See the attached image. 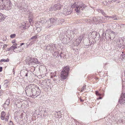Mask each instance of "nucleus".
<instances>
[{
    "label": "nucleus",
    "instance_id": "obj_1",
    "mask_svg": "<svg viewBox=\"0 0 125 125\" xmlns=\"http://www.w3.org/2000/svg\"><path fill=\"white\" fill-rule=\"evenodd\" d=\"M11 3L10 0H0V9L9 10L11 9Z\"/></svg>",
    "mask_w": 125,
    "mask_h": 125
},
{
    "label": "nucleus",
    "instance_id": "obj_2",
    "mask_svg": "<svg viewBox=\"0 0 125 125\" xmlns=\"http://www.w3.org/2000/svg\"><path fill=\"white\" fill-rule=\"evenodd\" d=\"M69 67L66 66L63 69L61 72V79L63 80L65 79L68 76V73L69 71Z\"/></svg>",
    "mask_w": 125,
    "mask_h": 125
},
{
    "label": "nucleus",
    "instance_id": "obj_3",
    "mask_svg": "<svg viewBox=\"0 0 125 125\" xmlns=\"http://www.w3.org/2000/svg\"><path fill=\"white\" fill-rule=\"evenodd\" d=\"M56 47L55 45L52 43L50 44L47 45H46L44 47V49L47 51H49L52 53L56 50Z\"/></svg>",
    "mask_w": 125,
    "mask_h": 125
},
{
    "label": "nucleus",
    "instance_id": "obj_4",
    "mask_svg": "<svg viewBox=\"0 0 125 125\" xmlns=\"http://www.w3.org/2000/svg\"><path fill=\"white\" fill-rule=\"evenodd\" d=\"M26 63L29 65H32L35 64H37L38 62L37 59L33 58H28L26 60Z\"/></svg>",
    "mask_w": 125,
    "mask_h": 125
},
{
    "label": "nucleus",
    "instance_id": "obj_5",
    "mask_svg": "<svg viewBox=\"0 0 125 125\" xmlns=\"http://www.w3.org/2000/svg\"><path fill=\"white\" fill-rule=\"evenodd\" d=\"M78 6L76 9L75 11L78 14L81 10H83L86 8V6L83 4L82 2H78Z\"/></svg>",
    "mask_w": 125,
    "mask_h": 125
},
{
    "label": "nucleus",
    "instance_id": "obj_6",
    "mask_svg": "<svg viewBox=\"0 0 125 125\" xmlns=\"http://www.w3.org/2000/svg\"><path fill=\"white\" fill-rule=\"evenodd\" d=\"M57 19L56 18H51L46 23L47 27L49 28L53 25L55 24Z\"/></svg>",
    "mask_w": 125,
    "mask_h": 125
},
{
    "label": "nucleus",
    "instance_id": "obj_7",
    "mask_svg": "<svg viewBox=\"0 0 125 125\" xmlns=\"http://www.w3.org/2000/svg\"><path fill=\"white\" fill-rule=\"evenodd\" d=\"M72 10V8L70 7H67L63 9L62 13L65 15H67L71 13Z\"/></svg>",
    "mask_w": 125,
    "mask_h": 125
},
{
    "label": "nucleus",
    "instance_id": "obj_8",
    "mask_svg": "<svg viewBox=\"0 0 125 125\" xmlns=\"http://www.w3.org/2000/svg\"><path fill=\"white\" fill-rule=\"evenodd\" d=\"M120 97L118 102L121 104H123L125 103V93H122Z\"/></svg>",
    "mask_w": 125,
    "mask_h": 125
},
{
    "label": "nucleus",
    "instance_id": "obj_9",
    "mask_svg": "<svg viewBox=\"0 0 125 125\" xmlns=\"http://www.w3.org/2000/svg\"><path fill=\"white\" fill-rule=\"evenodd\" d=\"M84 36V35H82L80 36L79 38L77 39H76L75 41L74 42L76 46H78L81 43L82 40V39Z\"/></svg>",
    "mask_w": 125,
    "mask_h": 125
},
{
    "label": "nucleus",
    "instance_id": "obj_10",
    "mask_svg": "<svg viewBox=\"0 0 125 125\" xmlns=\"http://www.w3.org/2000/svg\"><path fill=\"white\" fill-rule=\"evenodd\" d=\"M116 121L118 124V123H123L125 122V118L124 116L118 117L117 118Z\"/></svg>",
    "mask_w": 125,
    "mask_h": 125
},
{
    "label": "nucleus",
    "instance_id": "obj_11",
    "mask_svg": "<svg viewBox=\"0 0 125 125\" xmlns=\"http://www.w3.org/2000/svg\"><path fill=\"white\" fill-rule=\"evenodd\" d=\"M119 0H106V1L104 2V4L105 5H107L108 3H111L114 2L118 3L119 2Z\"/></svg>",
    "mask_w": 125,
    "mask_h": 125
},
{
    "label": "nucleus",
    "instance_id": "obj_12",
    "mask_svg": "<svg viewBox=\"0 0 125 125\" xmlns=\"http://www.w3.org/2000/svg\"><path fill=\"white\" fill-rule=\"evenodd\" d=\"M62 7V5L60 3H57L54 5L55 10H60Z\"/></svg>",
    "mask_w": 125,
    "mask_h": 125
},
{
    "label": "nucleus",
    "instance_id": "obj_13",
    "mask_svg": "<svg viewBox=\"0 0 125 125\" xmlns=\"http://www.w3.org/2000/svg\"><path fill=\"white\" fill-rule=\"evenodd\" d=\"M76 30H74L73 31H71L70 33V36L69 38V39L70 40H71V41L72 40V39L74 38V34H75L76 31Z\"/></svg>",
    "mask_w": 125,
    "mask_h": 125
},
{
    "label": "nucleus",
    "instance_id": "obj_14",
    "mask_svg": "<svg viewBox=\"0 0 125 125\" xmlns=\"http://www.w3.org/2000/svg\"><path fill=\"white\" fill-rule=\"evenodd\" d=\"M115 33L114 31H112L109 35L110 39L112 40L113 39L115 38Z\"/></svg>",
    "mask_w": 125,
    "mask_h": 125
},
{
    "label": "nucleus",
    "instance_id": "obj_15",
    "mask_svg": "<svg viewBox=\"0 0 125 125\" xmlns=\"http://www.w3.org/2000/svg\"><path fill=\"white\" fill-rule=\"evenodd\" d=\"M31 91L32 94L31 95V97H32L34 98L39 95L38 94H36L37 91L35 90H33V91Z\"/></svg>",
    "mask_w": 125,
    "mask_h": 125
},
{
    "label": "nucleus",
    "instance_id": "obj_16",
    "mask_svg": "<svg viewBox=\"0 0 125 125\" xmlns=\"http://www.w3.org/2000/svg\"><path fill=\"white\" fill-rule=\"evenodd\" d=\"M26 23L25 22H22L20 26V28L22 29H26Z\"/></svg>",
    "mask_w": 125,
    "mask_h": 125
},
{
    "label": "nucleus",
    "instance_id": "obj_17",
    "mask_svg": "<svg viewBox=\"0 0 125 125\" xmlns=\"http://www.w3.org/2000/svg\"><path fill=\"white\" fill-rule=\"evenodd\" d=\"M6 17L5 16L0 13V22L4 21Z\"/></svg>",
    "mask_w": 125,
    "mask_h": 125
},
{
    "label": "nucleus",
    "instance_id": "obj_18",
    "mask_svg": "<svg viewBox=\"0 0 125 125\" xmlns=\"http://www.w3.org/2000/svg\"><path fill=\"white\" fill-rule=\"evenodd\" d=\"M98 22H103L104 20V17H97Z\"/></svg>",
    "mask_w": 125,
    "mask_h": 125
},
{
    "label": "nucleus",
    "instance_id": "obj_19",
    "mask_svg": "<svg viewBox=\"0 0 125 125\" xmlns=\"http://www.w3.org/2000/svg\"><path fill=\"white\" fill-rule=\"evenodd\" d=\"M33 43V42H31L30 43H27L25 44L24 46H25L24 48L26 49L27 48L28 46H31Z\"/></svg>",
    "mask_w": 125,
    "mask_h": 125
},
{
    "label": "nucleus",
    "instance_id": "obj_20",
    "mask_svg": "<svg viewBox=\"0 0 125 125\" xmlns=\"http://www.w3.org/2000/svg\"><path fill=\"white\" fill-rule=\"evenodd\" d=\"M17 44L15 43L13 44L12 46L10 47L11 50H13L14 51L15 49H16L17 48Z\"/></svg>",
    "mask_w": 125,
    "mask_h": 125
},
{
    "label": "nucleus",
    "instance_id": "obj_21",
    "mask_svg": "<svg viewBox=\"0 0 125 125\" xmlns=\"http://www.w3.org/2000/svg\"><path fill=\"white\" fill-rule=\"evenodd\" d=\"M78 2H75L71 6V8H72V10L73 8H75V10L76 9L77 7V6H78Z\"/></svg>",
    "mask_w": 125,
    "mask_h": 125
},
{
    "label": "nucleus",
    "instance_id": "obj_22",
    "mask_svg": "<svg viewBox=\"0 0 125 125\" xmlns=\"http://www.w3.org/2000/svg\"><path fill=\"white\" fill-rule=\"evenodd\" d=\"M92 37L93 39L95 38L97 36V35L98 34L97 33L96 31L93 32L91 33Z\"/></svg>",
    "mask_w": 125,
    "mask_h": 125
},
{
    "label": "nucleus",
    "instance_id": "obj_23",
    "mask_svg": "<svg viewBox=\"0 0 125 125\" xmlns=\"http://www.w3.org/2000/svg\"><path fill=\"white\" fill-rule=\"evenodd\" d=\"M18 46H17V48L16 49H15L14 51V52L17 53H19L22 51L23 49H24L23 48V49H21V48H18Z\"/></svg>",
    "mask_w": 125,
    "mask_h": 125
},
{
    "label": "nucleus",
    "instance_id": "obj_24",
    "mask_svg": "<svg viewBox=\"0 0 125 125\" xmlns=\"http://www.w3.org/2000/svg\"><path fill=\"white\" fill-rule=\"evenodd\" d=\"M91 21L94 24H96L97 23H98L97 17V18L95 17H94L92 19Z\"/></svg>",
    "mask_w": 125,
    "mask_h": 125
},
{
    "label": "nucleus",
    "instance_id": "obj_25",
    "mask_svg": "<svg viewBox=\"0 0 125 125\" xmlns=\"http://www.w3.org/2000/svg\"><path fill=\"white\" fill-rule=\"evenodd\" d=\"M37 35H35L34 36L32 37L31 38L30 40H32L33 41H31V42H33V43L36 42V40L37 38Z\"/></svg>",
    "mask_w": 125,
    "mask_h": 125
},
{
    "label": "nucleus",
    "instance_id": "obj_26",
    "mask_svg": "<svg viewBox=\"0 0 125 125\" xmlns=\"http://www.w3.org/2000/svg\"><path fill=\"white\" fill-rule=\"evenodd\" d=\"M29 85V87L30 88V91H32V90L33 89L34 90H35L34 89V87H35V85L32 84H31Z\"/></svg>",
    "mask_w": 125,
    "mask_h": 125
},
{
    "label": "nucleus",
    "instance_id": "obj_27",
    "mask_svg": "<svg viewBox=\"0 0 125 125\" xmlns=\"http://www.w3.org/2000/svg\"><path fill=\"white\" fill-rule=\"evenodd\" d=\"M30 89L29 85L26 86L25 89V91L26 93L27 92H28L29 91H31Z\"/></svg>",
    "mask_w": 125,
    "mask_h": 125
},
{
    "label": "nucleus",
    "instance_id": "obj_28",
    "mask_svg": "<svg viewBox=\"0 0 125 125\" xmlns=\"http://www.w3.org/2000/svg\"><path fill=\"white\" fill-rule=\"evenodd\" d=\"M53 56L55 58L59 57V53L58 51L55 52L53 53Z\"/></svg>",
    "mask_w": 125,
    "mask_h": 125
},
{
    "label": "nucleus",
    "instance_id": "obj_29",
    "mask_svg": "<svg viewBox=\"0 0 125 125\" xmlns=\"http://www.w3.org/2000/svg\"><path fill=\"white\" fill-rule=\"evenodd\" d=\"M119 25L118 24H115L114 23L113 24V26H112V28L113 29H115L117 27H119Z\"/></svg>",
    "mask_w": 125,
    "mask_h": 125
},
{
    "label": "nucleus",
    "instance_id": "obj_30",
    "mask_svg": "<svg viewBox=\"0 0 125 125\" xmlns=\"http://www.w3.org/2000/svg\"><path fill=\"white\" fill-rule=\"evenodd\" d=\"M65 54V53L62 52H61L60 54V56L61 58H64L65 57L66 55Z\"/></svg>",
    "mask_w": 125,
    "mask_h": 125
},
{
    "label": "nucleus",
    "instance_id": "obj_31",
    "mask_svg": "<svg viewBox=\"0 0 125 125\" xmlns=\"http://www.w3.org/2000/svg\"><path fill=\"white\" fill-rule=\"evenodd\" d=\"M42 29L41 27H40L39 26H38L37 27V28L36 29V31L38 32H40L41 30Z\"/></svg>",
    "mask_w": 125,
    "mask_h": 125
},
{
    "label": "nucleus",
    "instance_id": "obj_32",
    "mask_svg": "<svg viewBox=\"0 0 125 125\" xmlns=\"http://www.w3.org/2000/svg\"><path fill=\"white\" fill-rule=\"evenodd\" d=\"M40 22L42 24H46V22H47V21L46 20L44 19H42V20Z\"/></svg>",
    "mask_w": 125,
    "mask_h": 125
},
{
    "label": "nucleus",
    "instance_id": "obj_33",
    "mask_svg": "<svg viewBox=\"0 0 125 125\" xmlns=\"http://www.w3.org/2000/svg\"><path fill=\"white\" fill-rule=\"evenodd\" d=\"M5 83L4 85L6 87H7L9 84V81L8 80H6L5 81Z\"/></svg>",
    "mask_w": 125,
    "mask_h": 125
},
{
    "label": "nucleus",
    "instance_id": "obj_34",
    "mask_svg": "<svg viewBox=\"0 0 125 125\" xmlns=\"http://www.w3.org/2000/svg\"><path fill=\"white\" fill-rule=\"evenodd\" d=\"M9 61V59L7 58V59H1L0 60V62H8Z\"/></svg>",
    "mask_w": 125,
    "mask_h": 125
},
{
    "label": "nucleus",
    "instance_id": "obj_35",
    "mask_svg": "<svg viewBox=\"0 0 125 125\" xmlns=\"http://www.w3.org/2000/svg\"><path fill=\"white\" fill-rule=\"evenodd\" d=\"M29 14V18H33V13L30 11H29L28 12Z\"/></svg>",
    "mask_w": 125,
    "mask_h": 125
},
{
    "label": "nucleus",
    "instance_id": "obj_36",
    "mask_svg": "<svg viewBox=\"0 0 125 125\" xmlns=\"http://www.w3.org/2000/svg\"><path fill=\"white\" fill-rule=\"evenodd\" d=\"M105 17H109L110 18H111L112 19L114 20H117L118 19H117V18L115 17H111L110 16H104Z\"/></svg>",
    "mask_w": 125,
    "mask_h": 125
},
{
    "label": "nucleus",
    "instance_id": "obj_37",
    "mask_svg": "<svg viewBox=\"0 0 125 125\" xmlns=\"http://www.w3.org/2000/svg\"><path fill=\"white\" fill-rule=\"evenodd\" d=\"M10 100H9V99H8V100H7L5 102V103L4 104V105H5V104H6L7 105H8L10 104Z\"/></svg>",
    "mask_w": 125,
    "mask_h": 125
},
{
    "label": "nucleus",
    "instance_id": "obj_38",
    "mask_svg": "<svg viewBox=\"0 0 125 125\" xmlns=\"http://www.w3.org/2000/svg\"><path fill=\"white\" fill-rule=\"evenodd\" d=\"M98 11L100 13H101L104 15L105 14V13L104 12L103 10L101 9H99L98 10Z\"/></svg>",
    "mask_w": 125,
    "mask_h": 125
},
{
    "label": "nucleus",
    "instance_id": "obj_39",
    "mask_svg": "<svg viewBox=\"0 0 125 125\" xmlns=\"http://www.w3.org/2000/svg\"><path fill=\"white\" fill-rule=\"evenodd\" d=\"M120 58L122 60H123L125 59V54H123L120 55Z\"/></svg>",
    "mask_w": 125,
    "mask_h": 125
},
{
    "label": "nucleus",
    "instance_id": "obj_40",
    "mask_svg": "<svg viewBox=\"0 0 125 125\" xmlns=\"http://www.w3.org/2000/svg\"><path fill=\"white\" fill-rule=\"evenodd\" d=\"M54 9H55V8L54 7V6H51L49 8V10L51 11L53 10H55Z\"/></svg>",
    "mask_w": 125,
    "mask_h": 125
},
{
    "label": "nucleus",
    "instance_id": "obj_41",
    "mask_svg": "<svg viewBox=\"0 0 125 125\" xmlns=\"http://www.w3.org/2000/svg\"><path fill=\"white\" fill-rule=\"evenodd\" d=\"M50 37V35H47L45 37V40L48 41L49 38Z\"/></svg>",
    "mask_w": 125,
    "mask_h": 125
},
{
    "label": "nucleus",
    "instance_id": "obj_42",
    "mask_svg": "<svg viewBox=\"0 0 125 125\" xmlns=\"http://www.w3.org/2000/svg\"><path fill=\"white\" fill-rule=\"evenodd\" d=\"M56 73L55 72H54L53 73V75H52V73H51V77L52 78L53 77H55L56 76V74H55Z\"/></svg>",
    "mask_w": 125,
    "mask_h": 125
},
{
    "label": "nucleus",
    "instance_id": "obj_43",
    "mask_svg": "<svg viewBox=\"0 0 125 125\" xmlns=\"http://www.w3.org/2000/svg\"><path fill=\"white\" fill-rule=\"evenodd\" d=\"M15 36L16 34H13L10 35V37L12 38H14L15 37Z\"/></svg>",
    "mask_w": 125,
    "mask_h": 125
},
{
    "label": "nucleus",
    "instance_id": "obj_44",
    "mask_svg": "<svg viewBox=\"0 0 125 125\" xmlns=\"http://www.w3.org/2000/svg\"><path fill=\"white\" fill-rule=\"evenodd\" d=\"M85 86H83L82 89H81V92H83V91H84V90H85Z\"/></svg>",
    "mask_w": 125,
    "mask_h": 125
},
{
    "label": "nucleus",
    "instance_id": "obj_45",
    "mask_svg": "<svg viewBox=\"0 0 125 125\" xmlns=\"http://www.w3.org/2000/svg\"><path fill=\"white\" fill-rule=\"evenodd\" d=\"M30 19H29V21L30 23L31 24V23H32V18H29Z\"/></svg>",
    "mask_w": 125,
    "mask_h": 125
},
{
    "label": "nucleus",
    "instance_id": "obj_46",
    "mask_svg": "<svg viewBox=\"0 0 125 125\" xmlns=\"http://www.w3.org/2000/svg\"><path fill=\"white\" fill-rule=\"evenodd\" d=\"M6 115V114H5V112H4V111H2V112H1V116H4L5 115Z\"/></svg>",
    "mask_w": 125,
    "mask_h": 125
},
{
    "label": "nucleus",
    "instance_id": "obj_47",
    "mask_svg": "<svg viewBox=\"0 0 125 125\" xmlns=\"http://www.w3.org/2000/svg\"><path fill=\"white\" fill-rule=\"evenodd\" d=\"M66 38L63 39L62 40V42L63 41L64 43H66Z\"/></svg>",
    "mask_w": 125,
    "mask_h": 125
},
{
    "label": "nucleus",
    "instance_id": "obj_48",
    "mask_svg": "<svg viewBox=\"0 0 125 125\" xmlns=\"http://www.w3.org/2000/svg\"><path fill=\"white\" fill-rule=\"evenodd\" d=\"M9 119V116L8 115L7 116L5 119L6 121H8Z\"/></svg>",
    "mask_w": 125,
    "mask_h": 125
},
{
    "label": "nucleus",
    "instance_id": "obj_49",
    "mask_svg": "<svg viewBox=\"0 0 125 125\" xmlns=\"http://www.w3.org/2000/svg\"><path fill=\"white\" fill-rule=\"evenodd\" d=\"M46 83L47 85L48 86H51V83L49 82V83H47V82H46Z\"/></svg>",
    "mask_w": 125,
    "mask_h": 125
},
{
    "label": "nucleus",
    "instance_id": "obj_50",
    "mask_svg": "<svg viewBox=\"0 0 125 125\" xmlns=\"http://www.w3.org/2000/svg\"><path fill=\"white\" fill-rule=\"evenodd\" d=\"M25 44V43H21L20 44V45L19 46H18V48H19L20 47V48H21V46L22 45H24Z\"/></svg>",
    "mask_w": 125,
    "mask_h": 125
},
{
    "label": "nucleus",
    "instance_id": "obj_51",
    "mask_svg": "<svg viewBox=\"0 0 125 125\" xmlns=\"http://www.w3.org/2000/svg\"><path fill=\"white\" fill-rule=\"evenodd\" d=\"M58 22L59 23V24H60V23H61V24L62 23L63 21V20H58Z\"/></svg>",
    "mask_w": 125,
    "mask_h": 125
},
{
    "label": "nucleus",
    "instance_id": "obj_52",
    "mask_svg": "<svg viewBox=\"0 0 125 125\" xmlns=\"http://www.w3.org/2000/svg\"><path fill=\"white\" fill-rule=\"evenodd\" d=\"M7 47V45L6 44H4V45H3V49H4L5 48H6Z\"/></svg>",
    "mask_w": 125,
    "mask_h": 125
},
{
    "label": "nucleus",
    "instance_id": "obj_53",
    "mask_svg": "<svg viewBox=\"0 0 125 125\" xmlns=\"http://www.w3.org/2000/svg\"><path fill=\"white\" fill-rule=\"evenodd\" d=\"M5 116H2L1 115V120H4L5 119Z\"/></svg>",
    "mask_w": 125,
    "mask_h": 125
},
{
    "label": "nucleus",
    "instance_id": "obj_54",
    "mask_svg": "<svg viewBox=\"0 0 125 125\" xmlns=\"http://www.w3.org/2000/svg\"><path fill=\"white\" fill-rule=\"evenodd\" d=\"M13 122L11 121H10L9 123V125H13Z\"/></svg>",
    "mask_w": 125,
    "mask_h": 125
},
{
    "label": "nucleus",
    "instance_id": "obj_55",
    "mask_svg": "<svg viewBox=\"0 0 125 125\" xmlns=\"http://www.w3.org/2000/svg\"><path fill=\"white\" fill-rule=\"evenodd\" d=\"M95 94L96 95H101L100 94H99L98 93V91H96Z\"/></svg>",
    "mask_w": 125,
    "mask_h": 125
},
{
    "label": "nucleus",
    "instance_id": "obj_56",
    "mask_svg": "<svg viewBox=\"0 0 125 125\" xmlns=\"http://www.w3.org/2000/svg\"><path fill=\"white\" fill-rule=\"evenodd\" d=\"M11 50V48H10V47L9 48H8L6 50V51H9L10 50Z\"/></svg>",
    "mask_w": 125,
    "mask_h": 125
},
{
    "label": "nucleus",
    "instance_id": "obj_57",
    "mask_svg": "<svg viewBox=\"0 0 125 125\" xmlns=\"http://www.w3.org/2000/svg\"><path fill=\"white\" fill-rule=\"evenodd\" d=\"M2 67H0V72H1L2 71Z\"/></svg>",
    "mask_w": 125,
    "mask_h": 125
},
{
    "label": "nucleus",
    "instance_id": "obj_58",
    "mask_svg": "<svg viewBox=\"0 0 125 125\" xmlns=\"http://www.w3.org/2000/svg\"><path fill=\"white\" fill-rule=\"evenodd\" d=\"M53 80L54 81H57V79H56L55 78H53Z\"/></svg>",
    "mask_w": 125,
    "mask_h": 125
},
{
    "label": "nucleus",
    "instance_id": "obj_59",
    "mask_svg": "<svg viewBox=\"0 0 125 125\" xmlns=\"http://www.w3.org/2000/svg\"><path fill=\"white\" fill-rule=\"evenodd\" d=\"M12 43H14L15 42V40H13L12 41Z\"/></svg>",
    "mask_w": 125,
    "mask_h": 125
},
{
    "label": "nucleus",
    "instance_id": "obj_60",
    "mask_svg": "<svg viewBox=\"0 0 125 125\" xmlns=\"http://www.w3.org/2000/svg\"><path fill=\"white\" fill-rule=\"evenodd\" d=\"M25 76L27 77L28 76V73H26L25 74Z\"/></svg>",
    "mask_w": 125,
    "mask_h": 125
},
{
    "label": "nucleus",
    "instance_id": "obj_61",
    "mask_svg": "<svg viewBox=\"0 0 125 125\" xmlns=\"http://www.w3.org/2000/svg\"><path fill=\"white\" fill-rule=\"evenodd\" d=\"M38 24V23H36L35 24V26H37V25Z\"/></svg>",
    "mask_w": 125,
    "mask_h": 125
},
{
    "label": "nucleus",
    "instance_id": "obj_62",
    "mask_svg": "<svg viewBox=\"0 0 125 125\" xmlns=\"http://www.w3.org/2000/svg\"><path fill=\"white\" fill-rule=\"evenodd\" d=\"M39 93L38 92H37L36 94H38L39 95V94H38Z\"/></svg>",
    "mask_w": 125,
    "mask_h": 125
},
{
    "label": "nucleus",
    "instance_id": "obj_63",
    "mask_svg": "<svg viewBox=\"0 0 125 125\" xmlns=\"http://www.w3.org/2000/svg\"><path fill=\"white\" fill-rule=\"evenodd\" d=\"M23 9L24 10V11H26V10H24V8H23ZM24 9H25V8H24Z\"/></svg>",
    "mask_w": 125,
    "mask_h": 125
},
{
    "label": "nucleus",
    "instance_id": "obj_64",
    "mask_svg": "<svg viewBox=\"0 0 125 125\" xmlns=\"http://www.w3.org/2000/svg\"><path fill=\"white\" fill-rule=\"evenodd\" d=\"M102 99V98H101V97H100L99 98V99Z\"/></svg>",
    "mask_w": 125,
    "mask_h": 125
}]
</instances>
